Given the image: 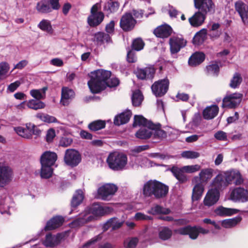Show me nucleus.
<instances>
[{"label":"nucleus","instance_id":"1","mask_svg":"<svg viewBox=\"0 0 248 248\" xmlns=\"http://www.w3.org/2000/svg\"><path fill=\"white\" fill-rule=\"evenodd\" d=\"M110 209L107 206H102L97 203H94L89 208L81 213L78 217L71 224L72 227H78L90 222L94 219L93 215L103 216L108 213Z\"/></svg>","mask_w":248,"mask_h":248},{"label":"nucleus","instance_id":"2","mask_svg":"<svg viewBox=\"0 0 248 248\" xmlns=\"http://www.w3.org/2000/svg\"><path fill=\"white\" fill-rule=\"evenodd\" d=\"M195 7L199 11L188 19L193 27H199L202 24L206 15L214 11V5L212 0H194Z\"/></svg>","mask_w":248,"mask_h":248},{"label":"nucleus","instance_id":"3","mask_svg":"<svg viewBox=\"0 0 248 248\" xmlns=\"http://www.w3.org/2000/svg\"><path fill=\"white\" fill-rule=\"evenodd\" d=\"M110 76V71L103 69L92 72L91 79L88 82L91 92L97 93L104 90L106 87L107 81Z\"/></svg>","mask_w":248,"mask_h":248},{"label":"nucleus","instance_id":"4","mask_svg":"<svg viewBox=\"0 0 248 248\" xmlns=\"http://www.w3.org/2000/svg\"><path fill=\"white\" fill-rule=\"evenodd\" d=\"M107 162L111 169L121 170L124 169L127 164V158L123 153L114 152L109 154Z\"/></svg>","mask_w":248,"mask_h":248},{"label":"nucleus","instance_id":"5","mask_svg":"<svg viewBox=\"0 0 248 248\" xmlns=\"http://www.w3.org/2000/svg\"><path fill=\"white\" fill-rule=\"evenodd\" d=\"M101 4L97 2L93 5L91 9V14L88 16L87 21L91 27H96L103 21L105 16L104 13L100 11Z\"/></svg>","mask_w":248,"mask_h":248},{"label":"nucleus","instance_id":"6","mask_svg":"<svg viewBox=\"0 0 248 248\" xmlns=\"http://www.w3.org/2000/svg\"><path fill=\"white\" fill-rule=\"evenodd\" d=\"M176 232L182 235H188L191 239L195 240L197 238L200 233L203 234H207L209 230L204 229L201 226L191 227L187 226L178 229Z\"/></svg>","mask_w":248,"mask_h":248},{"label":"nucleus","instance_id":"7","mask_svg":"<svg viewBox=\"0 0 248 248\" xmlns=\"http://www.w3.org/2000/svg\"><path fill=\"white\" fill-rule=\"evenodd\" d=\"M117 190V187L115 185L105 184L98 189L97 197L103 200H108Z\"/></svg>","mask_w":248,"mask_h":248},{"label":"nucleus","instance_id":"8","mask_svg":"<svg viewBox=\"0 0 248 248\" xmlns=\"http://www.w3.org/2000/svg\"><path fill=\"white\" fill-rule=\"evenodd\" d=\"M229 199L234 202H247L248 190L241 187L234 188L231 192Z\"/></svg>","mask_w":248,"mask_h":248},{"label":"nucleus","instance_id":"9","mask_svg":"<svg viewBox=\"0 0 248 248\" xmlns=\"http://www.w3.org/2000/svg\"><path fill=\"white\" fill-rule=\"evenodd\" d=\"M81 159V155L78 151L73 149L66 150L64 161L67 165L76 166L80 163Z\"/></svg>","mask_w":248,"mask_h":248},{"label":"nucleus","instance_id":"10","mask_svg":"<svg viewBox=\"0 0 248 248\" xmlns=\"http://www.w3.org/2000/svg\"><path fill=\"white\" fill-rule=\"evenodd\" d=\"M169 86V79L166 78L155 82L152 85L151 88L153 93L156 96H162L167 92Z\"/></svg>","mask_w":248,"mask_h":248},{"label":"nucleus","instance_id":"11","mask_svg":"<svg viewBox=\"0 0 248 248\" xmlns=\"http://www.w3.org/2000/svg\"><path fill=\"white\" fill-rule=\"evenodd\" d=\"M242 95L239 93H234L226 96L223 99L222 107L228 108H234L239 105Z\"/></svg>","mask_w":248,"mask_h":248},{"label":"nucleus","instance_id":"12","mask_svg":"<svg viewBox=\"0 0 248 248\" xmlns=\"http://www.w3.org/2000/svg\"><path fill=\"white\" fill-rule=\"evenodd\" d=\"M226 181L229 185L234 184L240 185L243 183L242 176L238 170H232L224 173Z\"/></svg>","mask_w":248,"mask_h":248},{"label":"nucleus","instance_id":"13","mask_svg":"<svg viewBox=\"0 0 248 248\" xmlns=\"http://www.w3.org/2000/svg\"><path fill=\"white\" fill-rule=\"evenodd\" d=\"M214 170L212 168H204L200 170L198 176L193 177L192 182L207 183L213 177Z\"/></svg>","mask_w":248,"mask_h":248},{"label":"nucleus","instance_id":"14","mask_svg":"<svg viewBox=\"0 0 248 248\" xmlns=\"http://www.w3.org/2000/svg\"><path fill=\"white\" fill-rule=\"evenodd\" d=\"M186 41L181 37H171L169 41L171 53L172 54L178 53L182 48L186 45Z\"/></svg>","mask_w":248,"mask_h":248},{"label":"nucleus","instance_id":"15","mask_svg":"<svg viewBox=\"0 0 248 248\" xmlns=\"http://www.w3.org/2000/svg\"><path fill=\"white\" fill-rule=\"evenodd\" d=\"M136 23V20L132 17V14L126 13L122 17L120 20V27L124 31L132 30Z\"/></svg>","mask_w":248,"mask_h":248},{"label":"nucleus","instance_id":"16","mask_svg":"<svg viewBox=\"0 0 248 248\" xmlns=\"http://www.w3.org/2000/svg\"><path fill=\"white\" fill-rule=\"evenodd\" d=\"M12 178V171L8 167L0 164V186L3 187L9 183Z\"/></svg>","mask_w":248,"mask_h":248},{"label":"nucleus","instance_id":"17","mask_svg":"<svg viewBox=\"0 0 248 248\" xmlns=\"http://www.w3.org/2000/svg\"><path fill=\"white\" fill-rule=\"evenodd\" d=\"M235 7L243 23L245 25H248V5L241 1H238L235 3Z\"/></svg>","mask_w":248,"mask_h":248},{"label":"nucleus","instance_id":"18","mask_svg":"<svg viewBox=\"0 0 248 248\" xmlns=\"http://www.w3.org/2000/svg\"><path fill=\"white\" fill-rule=\"evenodd\" d=\"M219 197V191L215 189L209 190L204 199V205L208 206H212L217 202Z\"/></svg>","mask_w":248,"mask_h":248},{"label":"nucleus","instance_id":"19","mask_svg":"<svg viewBox=\"0 0 248 248\" xmlns=\"http://www.w3.org/2000/svg\"><path fill=\"white\" fill-rule=\"evenodd\" d=\"M155 73V69L153 66L143 69H138L136 73L137 78L140 79L152 78Z\"/></svg>","mask_w":248,"mask_h":248},{"label":"nucleus","instance_id":"20","mask_svg":"<svg viewBox=\"0 0 248 248\" xmlns=\"http://www.w3.org/2000/svg\"><path fill=\"white\" fill-rule=\"evenodd\" d=\"M57 159L56 153L50 151L44 152L41 155L40 162L41 164L53 166Z\"/></svg>","mask_w":248,"mask_h":248},{"label":"nucleus","instance_id":"21","mask_svg":"<svg viewBox=\"0 0 248 248\" xmlns=\"http://www.w3.org/2000/svg\"><path fill=\"white\" fill-rule=\"evenodd\" d=\"M170 171L180 183H185L188 181V177L184 170L183 167L179 168L176 166H173L171 168Z\"/></svg>","mask_w":248,"mask_h":248},{"label":"nucleus","instance_id":"22","mask_svg":"<svg viewBox=\"0 0 248 248\" xmlns=\"http://www.w3.org/2000/svg\"><path fill=\"white\" fill-rule=\"evenodd\" d=\"M62 238V235L61 234L55 235L48 233L46 235L43 244L46 247H54L60 243Z\"/></svg>","mask_w":248,"mask_h":248},{"label":"nucleus","instance_id":"23","mask_svg":"<svg viewBox=\"0 0 248 248\" xmlns=\"http://www.w3.org/2000/svg\"><path fill=\"white\" fill-rule=\"evenodd\" d=\"M75 96V93L72 89L63 87L62 90L61 102L63 106H67Z\"/></svg>","mask_w":248,"mask_h":248},{"label":"nucleus","instance_id":"24","mask_svg":"<svg viewBox=\"0 0 248 248\" xmlns=\"http://www.w3.org/2000/svg\"><path fill=\"white\" fill-rule=\"evenodd\" d=\"M228 186V184L223 174H218L212 181V186L214 187V189H217L218 191L224 189Z\"/></svg>","mask_w":248,"mask_h":248},{"label":"nucleus","instance_id":"25","mask_svg":"<svg viewBox=\"0 0 248 248\" xmlns=\"http://www.w3.org/2000/svg\"><path fill=\"white\" fill-rule=\"evenodd\" d=\"M158 181L149 180L145 183L143 187V194L145 196L150 197L153 195Z\"/></svg>","mask_w":248,"mask_h":248},{"label":"nucleus","instance_id":"26","mask_svg":"<svg viewBox=\"0 0 248 248\" xmlns=\"http://www.w3.org/2000/svg\"><path fill=\"white\" fill-rule=\"evenodd\" d=\"M171 32V28L167 24L161 25L156 28L154 31L155 34L160 38H167L170 35Z\"/></svg>","mask_w":248,"mask_h":248},{"label":"nucleus","instance_id":"27","mask_svg":"<svg viewBox=\"0 0 248 248\" xmlns=\"http://www.w3.org/2000/svg\"><path fill=\"white\" fill-rule=\"evenodd\" d=\"M131 115L132 113L131 111L127 110L115 116L114 120V124L117 125L125 124L129 121Z\"/></svg>","mask_w":248,"mask_h":248},{"label":"nucleus","instance_id":"28","mask_svg":"<svg viewBox=\"0 0 248 248\" xmlns=\"http://www.w3.org/2000/svg\"><path fill=\"white\" fill-rule=\"evenodd\" d=\"M192 182L195 185L192 190V198L193 201H198L202 195L204 189V185L199 182Z\"/></svg>","mask_w":248,"mask_h":248},{"label":"nucleus","instance_id":"29","mask_svg":"<svg viewBox=\"0 0 248 248\" xmlns=\"http://www.w3.org/2000/svg\"><path fill=\"white\" fill-rule=\"evenodd\" d=\"M219 108L217 105L207 107L203 111L202 115L205 119L211 120L218 114Z\"/></svg>","mask_w":248,"mask_h":248},{"label":"nucleus","instance_id":"30","mask_svg":"<svg viewBox=\"0 0 248 248\" xmlns=\"http://www.w3.org/2000/svg\"><path fill=\"white\" fill-rule=\"evenodd\" d=\"M160 124H150L149 127L151 128L153 131V137L155 139H162L167 137V133L160 128Z\"/></svg>","mask_w":248,"mask_h":248},{"label":"nucleus","instance_id":"31","mask_svg":"<svg viewBox=\"0 0 248 248\" xmlns=\"http://www.w3.org/2000/svg\"><path fill=\"white\" fill-rule=\"evenodd\" d=\"M64 219L61 216H56L48 221L45 227V230H51L55 229L62 225Z\"/></svg>","mask_w":248,"mask_h":248},{"label":"nucleus","instance_id":"32","mask_svg":"<svg viewBox=\"0 0 248 248\" xmlns=\"http://www.w3.org/2000/svg\"><path fill=\"white\" fill-rule=\"evenodd\" d=\"M123 222L119 221L117 218L113 217L108 220L103 225V230L106 231L109 228L115 230L120 228L123 225Z\"/></svg>","mask_w":248,"mask_h":248},{"label":"nucleus","instance_id":"33","mask_svg":"<svg viewBox=\"0 0 248 248\" xmlns=\"http://www.w3.org/2000/svg\"><path fill=\"white\" fill-rule=\"evenodd\" d=\"M169 190L168 187L163 184L158 182L153 195L157 199L165 197Z\"/></svg>","mask_w":248,"mask_h":248},{"label":"nucleus","instance_id":"34","mask_svg":"<svg viewBox=\"0 0 248 248\" xmlns=\"http://www.w3.org/2000/svg\"><path fill=\"white\" fill-rule=\"evenodd\" d=\"M205 59V55L202 52H196L189 59L188 63L190 66H196L201 63Z\"/></svg>","mask_w":248,"mask_h":248},{"label":"nucleus","instance_id":"35","mask_svg":"<svg viewBox=\"0 0 248 248\" xmlns=\"http://www.w3.org/2000/svg\"><path fill=\"white\" fill-rule=\"evenodd\" d=\"M207 30L203 29L197 32L193 38V43L195 45L202 44L206 39Z\"/></svg>","mask_w":248,"mask_h":248},{"label":"nucleus","instance_id":"36","mask_svg":"<svg viewBox=\"0 0 248 248\" xmlns=\"http://www.w3.org/2000/svg\"><path fill=\"white\" fill-rule=\"evenodd\" d=\"M39 13L46 14L52 12V8L49 5L48 0H42L38 2L36 7Z\"/></svg>","mask_w":248,"mask_h":248},{"label":"nucleus","instance_id":"37","mask_svg":"<svg viewBox=\"0 0 248 248\" xmlns=\"http://www.w3.org/2000/svg\"><path fill=\"white\" fill-rule=\"evenodd\" d=\"M153 135V131L150 127L142 126L136 133L137 138L140 139H147Z\"/></svg>","mask_w":248,"mask_h":248},{"label":"nucleus","instance_id":"38","mask_svg":"<svg viewBox=\"0 0 248 248\" xmlns=\"http://www.w3.org/2000/svg\"><path fill=\"white\" fill-rule=\"evenodd\" d=\"M242 217L240 216L232 218L224 219L221 221V225L225 228H231L236 226L240 222Z\"/></svg>","mask_w":248,"mask_h":248},{"label":"nucleus","instance_id":"39","mask_svg":"<svg viewBox=\"0 0 248 248\" xmlns=\"http://www.w3.org/2000/svg\"><path fill=\"white\" fill-rule=\"evenodd\" d=\"M150 124H153L152 122L147 120L142 115H135L134 116V121L133 124L134 127L138 125H142L143 126H147L149 127Z\"/></svg>","mask_w":248,"mask_h":248},{"label":"nucleus","instance_id":"40","mask_svg":"<svg viewBox=\"0 0 248 248\" xmlns=\"http://www.w3.org/2000/svg\"><path fill=\"white\" fill-rule=\"evenodd\" d=\"M84 199L83 192L81 190H78L73 196L71 201V206L76 207L79 205Z\"/></svg>","mask_w":248,"mask_h":248},{"label":"nucleus","instance_id":"41","mask_svg":"<svg viewBox=\"0 0 248 248\" xmlns=\"http://www.w3.org/2000/svg\"><path fill=\"white\" fill-rule=\"evenodd\" d=\"M238 210L220 206L215 210L217 215L219 216H231L238 212Z\"/></svg>","mask_w":248,"mask_h":248},{"label":"nucleus","instance_id":"42","mask_svg":"<svg viewBox=\"0 0 248 248\" xmlns=\"http://www.w3.org/2000/svg\"><path fill=\"white\" fill-rule=\"evenodd\" d=\"M120 4L116 1H108L104 5L103 10L108 13L116 12L119 8Z\"/></svg>","mask_w":248,"mask_h":248},{"label":"nucleus","instance_id":"43","mask_svg":"<svg viewBox=\"0 0 248 248\" xmlns=\"http://www.w3.org/2000/svg\"><path fill=\"white\" fill-rule=\"evenodd\" d=\"M37 27L42 31L47 32L49 34H52L53 29L49 20L47 19H43L38 24Z\"/></svg>","mask_w":248,"mask_h":248},{"label":"nucleus","instance_id":"44","mask_svg":"<svg viewBox=\"0 0 248 248\" xmlns=\"http://www.w3.org/2000/svg\"><path fill=\"white\" fill-rule=\"evenodd\" d=\"M35 117L44 123H52L58 122L55 117L44 113H38L35 115Z\"/></svg>","mask_w":248,"mask_h":248},{"label":"nucleus","instance_id":"45","mask_svg":"<svg viewBox=\"0 0 248 248\" xmlns=\"http://www.w3.org/2000/svg\"><path fill=\"white\" fill-rule=\"evenodd\" d=\"M220 27V25L218 23H214L211 27V28L209 30L208 34L212 39L218 38L221 33V31L218 29Z\"/></svg>","mask_w":248,"mask_h":248},{"label":"nucleus","instance_id":"46","mask_svg":"<svg viewBox=\"0 0 248 248\" xmlns=\"http://www.w3.org/2000/svg\"><path fill=\"white\" fill-rule=\"evenodd\" d=\"M131 99L133 105L138 107L141 104L143 100V96L140 91L136 90L133 92Z\"/></svg>","mask_w":248,"mask_h":248},{"label":"nucleus","instance_id":"47","mask_svg":"<svg viewBox=\"0 0 248 248\" xmlns=\"http://www.w3.org/2000/svg\"><path fill=\"white\" fill-rule=\"evenodd\" d=\"M170 210L169 209L164 208L158 205L152 207L150 210L147 211V213L152 215L157 214H168L170 213Z\"/></svg>","mask_w":248,"mask_h":248},{"label":"nucleus","instance_id":"48","mask_svg":"<svg viewBox=\"0 0 248 248\" xmlns=\"http://www.w3.org/2000/svg\"><path fill=\"white\" fill-rule=\"evenodd\" d=\"M172 234L171 230L168 227H162L159 232V237L163 240H167L170 239Z\"/></svg>","mask_w":248,"mask_h":248},{"label":"nucleus","instance_id":"49","mask_svg":"<svg viewBox=\"0 0 248 248\" xmlns=\"http://www.w3.org/2000/svg\"><path fill=\"white\" fill-rule=\"evenodd\" d=\"M139 239L137 237H128L124 241V248H136Z\"/></svg>","mask_w":248,"mask_h":248},{"label":"nucleus","instance_id":"50","mask_svg":"<svg viewBox=\"0 0 248 248\" xmlns=\"http://www.w3.org/2000/svg\"><path fill=\"white\" fill-rule=\"evenodd\" d=\"M181 156L187 159H193L199 157L200 154L199 152L192 150L185 151L181 153Z\"/></svg>","mask_w":248,"mask_h":248},{"label":"nucleus","instance_id":"51","mask_svg":"<svg viewBox=\"0 0 248 248\" xmlns=\"http://www.w3.org/2000/svg\"><path fill=\"white\" fill-rule=\"evenodd\" d=\"M53 170L51 166L41 164V176L44 178H48L52 174Z\"/></svg>","mask_w":248,"mask_h":248},{"label":"nucleus","instance_id":"52","mask_svg":"<svg viewBox=\"0 0 248 248\" xmlns=\"http://www.w3.org/2000/svg\"><path fill=\"white\" fill-rule=\"evenodd\" d=\"M27 105L29 108L34 110L44 108L45 107V104L43 102L36 101L33 99L28 101Z\"/></svg>","mask_w":248,"mask_h":248},{"label":"nucleus","instance_id":"53","mask_svg":"<svg viewBox=\"0 0 248 248\" xmlns=\"http://www.w3.org/2000/svg\"><path fill=\"white\" fill-rule=\"evenodd\" d=\"M105 122L102 120H97L90 123L89 125V128L92 131H97L105 127Z\"/></svg>","mask_w":248,"mask_h":248},{"label":"nucleus","instance_id":"54","mask_svg":"<svg viewBox=\"0 0 248 248\" xmlns=\"http://www.w3.org/2000/svg\"><path fill=\"white\" fill-rule=\"evenodd\" d=\"M219 71V68L217 64L212 63L206 66V73L209 75L217 76Z\"/></svg>","mask_w":248,"mask_h":248},{"label":"nucleus","instance_id":"55","mask_svg":"<svg viewBox=\"0 0 248 248\" xmlns=\"http://www.w3.org/2000/svg\"><path fill=\"white\" fill-rule=\"evenodd\" d=\"M46 88L40 90H32L30 91L31 95L34 98L40 100L44 98Z\"/></svg>","mask_w":248,"mask_h":248},{"label":"nucleus","instance_id":"56","mask_svg":"<svg viewBox=\"0 0 248 248\" xmlns=\"http://www.w3.org/2000/svg\"><path fill=\"white\" fill-rule=\"evenodd\" d=\"M242 81V78L241 75L239 73H236L231 80L230 86L232 88H236L240 85Z\"/></svg>","mask_w":248,"mask_h":248},{"label":"nucleus","instance_id":"57","mask_svg":"<svg viewBox=\"0 0 248 248\" xmlns=\"http://www.w3.org/2000/svg\"><path fill=\"white\" fill-rule=\"evenodd\" d=\"M26 127L29 130L31 133H32V135H34L37 137H39L42 133L41 130L35 124H31V123H27L26 124Z\"/></svg>","mask_w":248,"mask_h":248},{"label":"nucleus","instance_id":"58","mask_svg":"<svg viewBox=\"0 0 248 248\" xmlns=\"http://www.w3.org/2000/svg\"><path fill=\"white\" fill-rule=\"evenodd\" d=\"M183 168L186 173H194L201 170V166L199 164L186 165Z\"/></svg>","mask_w":248,"mask_h":248},{"label":"nucleus","instance_id":"59","mask_svg":"<svg viewBox=\"0 0 248 248\" xmlns=\"http://www.w3.org/2000/svg\"><path fill=\"white\" fill-rule=\"evenodd\" d=\"M10 69L9 64L7 62L0 63V79L5 77Z\"/></svg>","mask_w":248,"mask_h":248},{"label":"nucleus","instance_id":"60","mask_svg":"<svg viewBox=\"0 0 248 248\" xmlns=\"http://www.w3.org/2000/svg\"><path fill=\"white\" fill-rule=\"evenodd\" d=\"M144 46V44L141 39L137 38L133 42V48L137 51H139L143 49Z\"/></svg>","mask_w":248,"mask_h":248},{"label":"nucleus","instance_id":"61","mask_svg":"<svg viewBox=\"0 0 248 248\" xmlns=\"http://www.w3.org/2000/svg\"><path fill=\"white\" fill-rule=\"evenodd\" d=\"M97 40L101 42H108L110 40L109 35L104 32H98L95 35Z\"/></svg>","mask_w":248,"mask_h":248},{"label":"nucleus","instance_id":"62","mask_svg":"<svg viewBox=\"0 0 248 248\" xmlns=\"http://www.w3.org/2000/svg\"><path fill=\"white\" fill-rule=\"evenodd\" d=\"M102 236L100 235H98L95 236L94 237L88 241L84 245H83L82 248H91L96 242L99 240H100Z\"/></svg>","mask_w":248,"mask_h":248},{"label":"nucleus","instance_id":"63","mask_svg":"<svg viewBox=\"0 0 248 248\" xmlns=\"http://www.w3.org/2000/svg\"><path fill=\"white\" fill-rule=\"evenodd\" d=\"M214 137L218 140L226 141L227 140V134L222 131H218L216 132Z\"/></svg>","mask_w":248,"mask_h":248},{"label":"nucleus","instance_id":"64","mask_svg":"<svg viewBox=\"0 0 248 248\" xmlns=\"http://www.w3.org/2000/svg\"><path fill=\"white\" fill-rule=\"evenodd\" d=\"M72 141L73 140L71 138L63 137L60 141V145L62 147H67L72 143Z\"/></svg>","mask_w":248,"mask_h":248}]
</instances>
